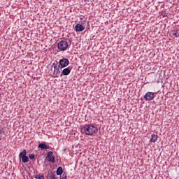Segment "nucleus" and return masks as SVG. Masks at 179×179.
<instances>
[{
    "mask_svg": "<svg viewBox=\"0 0 179 179\" xmlns=\"http://www.w3.org/2000/svg\"><path fill=\"white\" fill-rule=\"evenodd\" d=\"M81 131L85 135H96L99 129L96 126L87 124L81 128Z\"/></svg>",
    "mask_w": 179,
    "mask_h": 179,
    "instance_id": "f257e3e1",
    "label": "nucleus"
},
{
    "mask_svg": "<svg viewBox=\"0 0 179 179\" xmlns=\"http://www.w3.org/2000/svg\"><path fill=\"white\" fill-rule=\"evenodd\" d=\"M57 48L60 51H66L68 48V42L66 41H61L57 43Z\"/></svg>",
    "mask_w": 179,
    "mask_h": 179,
    "instance_id": "f03ea898",
    "label": "nucleus"
},
{
    "mask_svg": "<svg viewBox=\"0 0 179 179\" xmlns=\"http://www.w3.org/2000/svg\"><path fill=\"white\" fill-rule=\"evenodd\" d=\"M52 66L54 67L53 77L58 78V76H59V73H61L60 66H57V64L55 63H54L52 64Z\"/></svg>",
    "mask_w": 179,
    "mask_h": 179,
    "instance_id": "7ed1b4c3",
    "label": "nucleus"
},
{
    "mask_svg": "<svg viewBox=\"0 0 179 179\" xmlns=\"http://www.w3.org/2000/svg\"><path fill=\"white\" fill-rule=\"evenodd\" d=\"M144 99L146 101H151V100L155 99V93L150 92H147L144 96Z\"/></svg>",
    "mask_w": 179,
    "mask_h": 179,
    "instance_id": "20e7f679",
    "label": "nucleus"
},
{
    "mask_svg": "<svg viewBox=\"0 0 179 179\" xmlns=\"http://www.w3.org/2000/svg\"><path fill=\"white\" fill-rule=\"evenodd\" d=\"M59 64L62 68H66L69 65V59L64 58L59 60Z\"/></svg>",
    "mask_w": 179,
    "mask_h": 179,
    "instance_id": "39448f33",
    "label": "nucleus"
},
{
    "mask_svg": "<svg viewBox=\"0 0 179 179\" xmlns=\"http://www.w3.org/2000/svg\"><path fill=\"white\" fill-rule=\"evenodd\" d=\"M76 31H83L85 27L80 24H77L75 27Z\"/></svg>",
    "mask_w": 179,
    "mask_h": 179,
    "instance_id": "423d86ee",
    "label": "nucleus"
},
{
    "mask_svg": "<svg viewBox=\"0 0 179 179\" xmlns=\"http://www.w3.org/2000/svg\"><path fill=\"white\" fill-rule=\"evenodd\" d=\"M71 73V70L69 69V67H67L62 71V75H64V76H66Z\"/></svg>",
    "mask_w": 179,
    "mask_h": 179,
    "instance_id": "0eeeda50",
    "label": "nucleus"
},
{
    "mask_svg": "<svg viewBox=\"0 0 179 179\" xmlns=\"http://www.w3.org/2000/svg\"><path fill=\"white\" fill-rule=\"evenodd\" d=\"M157 141V135L152 134L150 141L152 142V143H155Z\"/></svg>",
    "mask_w": 179,
    "mask_h": 179,
    "instance_id": "6e6552de",
    "label": "nucleus"
},
{
    "mask_svg": "<svg viewBox=\"0 0 179 179\" xmlns=\"http://www.w3.org/2000/svg\"><path fill=\"white\" fill-rule=\"evenodd\" d=\"M38 148L41 149H50V145H47L44 143H41L38 145Z\"/></svg>",
    "mask_w": 179,
    "mask_h": 179,
    "instance_id": "1a4fd4ad",
    "label": "nucleus"
},
{
    "mask_svg": "<svg viewBox=\"0 0 179 179\" xmlns=\"http://www.w3.org/2000/svg\"><path fill=\"white\" fill-rule=\"evenodd\" d=\"M56 173L57 176H61L62 173H64V170L62 169V167L57 168Z\"/></svg>",
    "mask_w": 179,
    "mask_h": 179,
    "instance_id": "9d476101",
    "label": "nucleus"
},
{
    "mask_svg": "<svg viewBox=\"0 0 179 179\" xmlns=\"http://www.w3.org/2000/svg\"><path fill=\"white\" fill-rule=\"evenodd\" d=\"M46 159L48 160V162H51L52 163H55V157H54L52 155L48 158H46Z\"/></svg>",
    "mask_w": 179,
    "mask_h": 179,
    "instance_id": "9b49d317",
    "label": "nucleus"
},
{
    "mask_svg": "<svg viewBox=\"0 0 179 179\" xmlns=\"http://www.w3.org/2000/svg\"><path fill=\"white\" fill-rule=\"evenodd\" d=\"M26 153H27L26 149H24L23 151L20 153V155H19L21 159L24 157L26 156Z\"/></svg>",
    "mask_w": 179,
    "mask_h": 179,
    "instance_id": "f8f14e48",
    "label": "nucleus"
},
{
    "mask_svg": "<svg viewBox=\"0 0 179 179\" xmlns=\"http://www.w3.org/2000/svg\"><path fill=\"white\" fill-rule=\"evenodd\" d=\"M22 163H29V157L25 155L24 157H22Z\"/></svg>",
    "mask_w": 179,
    "mask_h": 179,
    "instance_id": "ddd939ff",
    "label": "nucleus"
},
{
    "mask_svg": "<svg viewBox=\"0 0 179 179\" xmlns=\"http://www.w3.org/2000/svg\"><path fill=\"white\" fill-rule=\"evenodd\" d=\"M173 35L176 36V37H179V29L174 30L173 31Z\"/></svg>",
    "mask_w": 179,
    "mask_h": 179,
    "instance_id": "4468645a",
    "label": "nucleus"
},
{
    "mask_svg": "<svg viewBox=\"0 0 179 179\" xmlns=\"http://www.w3.org/2000/svg\"><path fill=\"white\" fill-rule=\"evenodd\" d=\"M53 153L52 152L50 151L48 152L47 156H46V159H48V157H51V156H52Z\"/></svg>",
    "mask_w": 179,
    "mask_h": 179,
    "instance_id": "2eb2a0df",
    "label": "nucleus"
},
{
    "mask_svg": "<svg viewBox=\"0 0 179 179\" xmlns=\"http://www.w3.org/2000/svg\"><path fill=\"white\" fill-rule=\"evenodd\" d=\"M60 179H68L66 177V173H63L62 176L60 177Z\"/></svg>",
    "mask_w": 179,
    "mask_h": 179,
    "instance_id": "dca6fc26",
    "label": "nucleus"
},
{
    "mask_svg": "<svg viewBox=\"0 0 179 179\" xmlns=\"http://www.w3.org/2000/svg\"><path fill=\"white\" fill-rule=\"evenodd\" d=\"M49 179H57V177H55V175L51 174V176L49 177Z\"/></svg>",
    "mask_w": 179,
    "mask_h": 179,
    "instance_id": "f3484780",
    "label": "nucleus"
},
{
    "mask_svg": "<svg viewBox=\"0 0 179 179\" xmlns=\"http://www.w3.org/2000/svg\"><path fill=\"white\" fill-rule=\"evenodd\" d=\"M3 136V131L0 130V140L2 139Z\"/></svg>",
    "mask_w": 179,
    "mask_h": 179,
    "instance_id": "a211bd4d",
    "label": "nucleus"
},
{
    "mask_svg": "<svg viewBox=\"0 0 179 179\" xmlns=\"http://www.w3.org/2000/svg\"><path fill=\"white\" fill-rule=\"evenodd\" d=\"M29 159H34L35 155H34V154H30V155H29Z\"/></svg>",
    "mask_w": 179,
    "mask_h": 179,
    "instance_id": "6ab92c4d",
    "label": "nucleus"
},
{
    "mask_svg": "<svg viewBox=\"0 0 179 179\" xmlns=\"http://www.w3.org/2000/svg\"><path fill=\"white\" fill-rule=\"evenodd\" d=\"M37 179H44V176H38Z\"/></svg>",
    "mask_w": 179,
    "mask_h": 179,
    "instance_id": "aec40b11",
    "label": "nucleus"
}]
</instances>
